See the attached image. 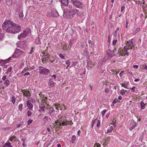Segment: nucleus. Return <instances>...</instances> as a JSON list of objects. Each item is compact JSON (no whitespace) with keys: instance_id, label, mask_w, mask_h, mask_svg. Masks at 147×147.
<instances>
[{"instance_id":"12","label":"nucleus","mask_w":147,"mask_h":147,"mask_svg":"<svg viewBox=\"0 0 147 147\" xmlns=\"http://www.w3.org/2000/svg\"><path fill=\"white\" fill-rule=\"evenodd\" d=\"M28 108L30 110H32L33 108V105L31 103V101L30 100H28L26 103Z\"/></svg>"},{"instance_id":"34","label":"nucleus","mask_w":147,"mask_h":147,"mask_svg":"<svg viewBox=\"0 0 147 147\" xmlns=\"http://www.w3.org/2000/svg\"><path fill=\"white\" fill-rule=\"evenodd\" d=\"M55 111V109H52L50 110L48 112V114L49 115H51V113Z\"/></svg>"},{"instance_id":"54","label":"nucleus","mask_w":147,"mask_h":147,"mask_svg":"<svg viewBox=\"0 0 147 147\" xmlns=\"http://www.w3.org/2000/svg\"><path fill=\"white\" fill-rule=\"evenodd\" d=\"M125 6H121V12H123V11L124 10V9H125Z\"/></svg>"},{"instance_id":"23","label":"nucleus","mask_w":147,"mask_h":147,"mask_svg":"<svg viewBox=\"0 0 147 147\" xmlns=\"http://www.w3.org/2000/svg\"><path fill=\"white\" fill-rule=\"evenodd\" d=\"M141 110L144 109H145V104L143 101H142L140 103Z\"/></svg>"},{"instance_id":"53","label":"nucleus","mask_w":147,"mask_h":147,"mask_svg":"<svg viewBox=\"0 0 147 147\" xmlns=\"http://www.w3.org/2000/svg\"><path fill=\"white\" fill-rule=\"evenodd\" d=\"M124 72V71H122L120 72L119 74V75L120 77H122V76Z\"/></svg>"},{"instance_id":"2","label":"nucleus","mask_w":147,"mask_h":147,"mask_svg":"<svg viewBox=\"0 0 147 147\" xmlns=\"http://www.w3.org/2000/svg\"><path fill=\"white\" fill-rule=\"evenodd\" d=\"M71 1L73 5L77 8L82 9L84 7V4L78 0H71Z\"/></svg>"},{"instance_id":"63","label":"nucleus","mask_w":147,"mask_h":147,"mask_svg":"<svg viewBox=\"0 0 147 147\" xmlns=\"http://www.w3.org/2000/svg\"><path fill=\"white\" fill-rule=\"evenodd\" d=\"M51 77L54 78V79H55L56 78V76L55 74H54L51 76Z\"/></svg>"},{"instance_id":"20","label":"nucleus","mask_w":147,"mask_h":147,"mask_svg":"<svg viewBox=\"0 0 147 147\" xmlns=\"http://www.w3.org/2000/svg\"><path fill=\"white\" fill-rule=\"evenodd\" d=\"M4 84L6 86V87H7L10 84V82L8 79H6L4 82Z\"/></svg>"},{"instance_id":"10","label":"nucleus","mask_w":147,"mask_h":147,"mask_svg":"<svg viewBox=\"0 0 147 147\" xmlns=\"http://www.w3.org/2000/svg\"><path fill=\"white\" fill-rule=\"evenodd\" d=\"M96 124V127H99L100 126V123L99 120H98L97 119H95L92 121V128L93 127L94 125L95 124Z\"/></svg>"},{"instance_id":"47","label":"nucleus","mask_w":147,"mask_h":147,"mask_svg":"<svg viewBox=\"0 0 147 147\" xmlns=\"http://www.w3.org/2000/svg\"><path fill=\"white\" fill-rule=\"evenodd\" d=\"M140 30V28H138L137 29H136L135 31H134V32L135 33V34H136V33H137L138 32V31H139Z\"/></svg>"},{"instance_id":"22","label":"nucleus","mask_w":147,"mask_h":147,"mask_svg":"<svg viewBox=\"0 0 147 147\" xmlns=\"http://www.w3.org/2000/svg\"><path fill=\"white\" fill-rule=\"evenodd\" d=\"M6 2L8 6L11 5L12 3V0H6Z\"/></svg>"},{"instance_id":"37","label":"nucleus","mask_w":147,"mask_h":147,"mask_svg":"<svg viewBox=\"0 0 147 147\" xmlns=\"http://www.w3.org/2000/svg\"><path fill=\"white\" fill-rule=\"evenodd\" d=\"M59 56L60 58H61L62 59H64L65 58V56L63 54H59Z\"/></svg>"},{"instance_id":"16","label":"nucleus","mask_w":147,"mask_h":147,"mask_svg":"<svg viewBox=\"0 0 147 147\" xmlns=\"http://www.w3.org/2000/svg\"><path fill=\"white\" fill-rule=\"evenodd\" d=\"M110 137H107L105 140L104 142L103 143V145L104 146L106 145L108 143L109 140L110 139Z\"/></svg>"},{"instance_id":"50","label":"nucleus","mask_w":147,"mask_h":147,"mask_svg":"<svg viewBox=\"0 0 147 147\" xmlns=\"http://www.w3.org/2000/svg\"><path fill=\"white\" fill-rule=\"evenodd\" d=\"M14 136H12L11 138H10L9 140L11 142H12L14 139Z\"/></svg>"},{"instance_id":"36","label":"nucleus","mask_w":147,"mask_h":147,"mask_svg":"<svg viewBox=\"0 0 147 147\" xmlns=\"http://www.w3.org/2000/svg\"><path fill=\"white\" fill-rule=\"evenodd\" d=\"M48 57V56L47 54H44V55L42 56V58L43 59H46Z\"/></svg>"},{"instance_id":"3","label":"nucleus","mask_w":147,"mask_h":147,"mask_svg":"<svg viewBox=\"0 0 147 147\" xmlns=\"http://www.w3.org/2000/svg\"><path fill=\"white\" fill-rule=\"evenodd\" d=\"M31 32V30L29 28H27L25 29L23 31L22 33L18 36V39H20L21 38H24L26 37Z\"/></svg>"},{"instance_id":"61","label":"nucleus","mask_w":147,"mask_h":147,"mask_svg":"<svg viewBox=\"0 0 147 147\" xmlns=\"http://www.w3.org/2000/svg\"><path fill=\"white\" fill-rule=\"evenodd\" d=\"M117 31L115 30L114 32L113 35L114 36H117Z\"/></svg>"},{"instance_id":"40","label":"nucleus","mask_w":147,"mask_h":147,"mask_svg":"<svg viewBox=\"0 0 147 147\" xmlns=\"http://www.w3.org/2000/svg\"><path fill=\"white\" fill-rule=\"evenodd\" d=\"M48 117L47 116H45L44 117L43 120L45 123H46L47 121H48Z\"/></svg>"},{"instance_id":"29","label":"nucleus","mask_w":147,"mask_h":147,"mask_svg":"<svg viewBox=\"0 0 147 147\" xmlns=\"http://www.w3.org/2000/svg\"><path fill=\"white\" fill-rule=\"evenodd\" d=\"M23 104H20L18 106V108L19 110L20 111H22L23 109Z\"/></svg>"},{"instance_id":"5","label":"nucleus","mask_w":147,"mask_h":147,"mask_svg":"<svg viewBox=\"0 0 147 147\" xmlns=\"http://www.w3.org/2000/svg\"><path fill=\"white\" fill-rule=\"evenodd\" d=\"M33 6H29L27 9V11L26 12L27 13H31L33 11H35V10L38 11V8H41L40 7H38L39 6H38V5H34Z\"/></svg>"},{"instance_id":"6","label":"nucleus","mask_w":147,"mask_h":147,"mask_svg":"<svg viewBox=\"0 0 147 147\" xmlns=\"http://www.w3.org/2000/svg\"><path fill=\"white\" fill-rule=\"evenodd\" d=\"M40 74H41L47 75L50 72V70L46 68H44L40 66L39 67Z\"/></svg>"},{"instance_id":"58","label":"nucleus","mask_w":147,"mask_h":147,"mask_svg":"<svg viewBox=\"0 0 147 147\" xmlns=\"http://www.w3.org/2000/svg\"><path fill=\"white\" fill-rule=\"evenodd\" d=\"M35 68V67L34 65H32L30 68H29V69L30 70L34 69Z\"/></svg>"},{"instance_id":"46","label":"nucleus","mask_w":147,"mask_h":147,"mask_svg":"<svg viewBox=\"0 0 147 147\" xmlns=\"http://www.w3.org/2000/svg\"><path fill=\"white\" fill-rule=\"evenodd\" d=\"M12 68L11 67H10L8 68L7 71L6 72V73L7 74L9 72H10L11 71Z\"/></svg>"},{"instance_id":"4","label":"nucleus","mask_w":147,"mask_h":147,"mask_svg":"<svg viewBox=\"0 0 147 147\" xmlns=\"http://www.w3.org/2000/svg\"><path fill=\"white\" fill-rule=\"evenodd\" d=\"M23 53H24V51H22L18 49H16L14 54L8 58L9 60H10L11 58H18Z\"/></svg>"},{"instance_id":"18","label":"nucleus","mask_w":147,"mask_h":147,"mask_svg":"<svg viewBox=\"0 0 147 147\" xmlns=\"http://www.w3.org/2000/svg\"><path fill=\"white\" fill-rule=\"evenodd\" d=\"M70 63H71L69 59L67 60L65 62V64L67 65V66L66 67V69H69L68 67L70 65Z\"/></svg>"},{"instance_id":"26","label":"nucleus","mask_w":147,"mask_h":147,"mask_svg":"<svg viewBox=\"0 0 147 147\" xmlns=\"http://www.w3.org/2000/svg\"><path fill=\"white\" fill-rule=\"evenodd\" d=\"M68 122H65V121H62V123H60L59 124V125L61 126L62 125L63 126H65V125H69V124L68 123Z\"/></svg>"},{"instance_id":"17","label":"nucleus","mask_w":147,"mask_h":147,"mask_svg":"<svg viewBox=\"0 0 147 147\" xmlns=\"http://www.w3.org/2000/svg\"><path fill=\"white\" fill-rule=\"evenodd\" d=\"M61 3L67 6L68 5L69 1L68 0H60Z\"/></svg>"},{"instance_id":"41","label":"nucleus","mask_w":147,"mask_h":147,"mask_svg":"<svg viewBox=\"0 0 147 147\" xmlns=\"http://www.w3.org/2000/svg\"><path fill=\"white\" fill-rule=\"evenodd\" d=\"M123 48L125 49L124 51L125 53H127L128 50L129 49V48L126 46H124Z\"/></svg>"},{"instance_id":"19","label":"nucleus","mask_w":147,"mask_h":147,"mask_svg":"<svg viewBox=\"0 0 147 147\" xmlns=\"http://www.w3.org/2000/svg\"><path fill=\"white\" fill-rule=\"evenodd\" d=\"M77 11V10L76 9H73L71 10V11H70L71 14H72L73 17L76 14Z\"/></svg>"},{"instance_id":"60","label":"nucleus","mask_w":147,"mask_h":147,"mask_svg":"<svg viewBox=\"0 0 147 147\" xmlns=\"http://www.w3.org/2000/svg\"><path fill=\"white\" fill-rule=\"evenodd\" d=\"M30 74V73L29 72H27L25 73L24 74V76H26V75H29Z\"/></svg>"},{"instance_id":"57","label":"nucleus","mask_w":147,"mask_h":147,"mask_svg":"<svg viewBox=\"0 0 147 147\" xmlns=\"http://www.w3.org/2000/svg\"><path fill=\"white\" fill-rule=\"evenodd\" d=\"M105 92L107 93L109 92V90L108 88L105 89Z\"/></svg>"},{"instance_id":"31","label":"nucleus","mask_w":147,"mask_h":147,"mask_svg":"<svg viewBox=\"0 0 147 147\" xmlns=\"http://www.w3.org/2000/svg\"><path fill=\"white\" fill-rule=\"evenodd\" d=\"M119 100L117 98H115V99L112 102V104L113 105H114L115 104L117 103L119 101Z\"/></svg>"},{"instance_id":"35","label":"nucleus","mask_w":147,"mask_h":147,"mask_svg":"<svg viewBox=\"0 0 147 147\" xmlns=\"http://www.w3.org/2000/svg\"><path fill=\"white\" fill-rule=\"evenodd\" d=\"M1 29L0 28V40L4 36V34L1 32Z\"/></svg>"},{"instance_id":"21","label":"nucleus","mask_w":147,"mask_h":147,"mask_svg":"<svg viewBox=\"0 0 147 147\" xmlns=\"http://www.w3.org/2000/svg\"><path fill=\"white\" fill-rule=\"evenodd\" d=\"M39 107L40 109V110H39V111H42L43 112L45 111L44 108L45 107V106L43 105H40L39 106Z\"/></svg>"},{"instance_id":"51","label":"nucleus","mask_w":147,"mask_h":147,"mask_svg":"<svg viewBox=\"0 0 147 147\" xmlns=\"http://www.w3.org/2000/svg\"><path fill=\"white\" fill-rule=\"evenodd\" d=\"M30 0H26L25 3L26 5H28L30 3Z\"/></svg>"},{"instance_id":"52","label":"nucleus","mask_w":147,"mask_h":147,"mask_svg":"<svg viewBox=\"0 0 147 147\" xmlns=\"http://www.w3.org/2000/svg\"><path fill=\"white\" fill-rule=\"evenodd\" d=\"M6 75H5V76H3V77L2 78V80L3 81H5V80H6Z\"/></svg>"},{"instance_id":"64","label":"nucleus","mask_w":147,"mask_h":147,"mask_svg":"<svg viewBox=\"0 0 147 147\" xmlns=\"http://www.w3.org/2000/svg\"><path fill=\"white\" fill-rule=\"evenodd\" d=\"M133 67L134 68H136L137 69L138 67V66L136 65H133Z\"/></svg>"},{"instance_id":"49","label":"nucleus","mask_w":147,"mask_h":147,"mask_svg":"<svg viewBox=\"0 0 147 147\" xmlns=\"http://www.w3.org/2000/svg\"><path fill=\"white\" fill-rule=\"evenodd\" d=\"M58 126V125L56 124V123L55 122V123L53 125V128H57V127Z\"/></svg>"},{"instance_id":"13","label":"nucleus","mask_w":147,"mask_h":147,"mask_svg":"<svg viewBox=\"0 0 147 147\" xmlns=\"http://www.w3.org/2000/svg\"><path fill=\"white\" fill-rule=\"evenodd\" d=\"M51 12L53 17H56L58 16V13L55 9H53Z\"/></svg>"},{"instance_id":"44","label":"nucleus","mask_w":147,"mask_h":147,"mask_svg":"<svg viewBox=\"0 0 147 147\" xmlns=\"http://www.w3.org/2000/svg\"><path fill=\"white\" fill-rule=\"evenodd\" d=\"M136 88V87L135 86H133L132 88H130V89L131 90V92H135V89Z\"/></svg>"},{"instance_id":"38","label":"nucleus","mask_w":147,"mask_h":147,"mask_svg":"<svg viewBox=\"0 0 147 147\" xmlns=\"http://www.w3.org/2000/svg\"><path fill=\"white\" fill-rule=\"evenodd\" d=\"M29 68H25L22 71V73H23L26 71H29Z\"/></svg>"},{"instance_id":"11","label":"nucleus","mask_w":147,"mask_h":147,"mask_svg":"<svg viewBox=\"0 0 147 147\" xmlns=\"http://www.w3.org/2000/svg\"><path fill=\"white\" fill-rule=\"evenodd\" d=\"M133 41H135L133 39L129 40L127 42V43L128 45V47H130L131 49H132L133 47H134L135 44H134Z\"/></svg>"},{"instance_id":"43","label":"nucleus","mask_w":147,"mask_h":147,"mask_svg":"<svg viewBox=\"0 0 147 147\" xmlns=\"http://www.w3.org/2000/svg\"><path fill=\"white\" fill-rule=\"evenodd\" d=\"M106 109H104L101 112V114L102 115V116H103L105 114L106 112L107 111Z\"/></svg>"},{"instance_id":"15","label":"nucleus","mask_w":147,"mask_h":147,"mask_svg":"<svg viewBox=\"0 0 147 147\" xmlns=\"http://www.w3.org/2000/svg\"><path fill=\"white\" fill-rule=\"evenodd\" d=\"M115 127V126H111L109 127L107 131L105 132L106 134H108V133H110L112 132V131L114 129V128Z\"/></svg>"},{"instance_id":"9","label":"nucleus","mask_w":147,"mask_h":147,"mask_svg":"<svg viewBox=\"0 0 147 147\" xmlns=\"http://www.w3.org/2000/svg\"><path fill=\"white\" fill-rule=\"evenodd\" d=\"M23 94V95L28 99H29L31 96V94L30 92L25 89L21 91Z\"/></svg>"},{"instance_id":"56","label":"nucleus","mask_w":147,"mask_h":147,"mask_svg":"<svg viewBox=\"0 0 147 147\" xmlns=\"http://www.w3.org/2000/svg\"><path fill=\"white\" fill-rule=\"evenodd\" d=\"M117 40H114L113 41V44L114 45H115L117 43Z\"/></svg>"},{"instance_id":"30","label":"nucleus","mask_w":147,"mask_h":147,"mask_svg":"<svg viewBox=\"0 0 147 147\" xmlns=\"http://www.w3.org/2000/svg\"><path fill=\"white\" fill-rule=\"evenodd\" d=\"M27 115L28 117H30L32 114V112L30 110H28L27 112Z\"/></svg>"},{"instance_id":"27","label":"nucleus","mask_w":147,"mask_h":147,"mask_svg":"<svg viewBox=\"0 0 147 147\" xmlns=\"http://www.w3.org/2000/svg\"><path fill=\"white\" fill-rule=\"evenodd\" d=\"M16 100V98L14 96H13L11 98V101L13 104H14Z\"/></svg>"},{"instance_id":"48","label":"nucleus","mask_w":147,"mask_h":147,"mask_svg":"<svg viewBox=\"0 0 147 147\" xmlns=\"http://www.w3.org/2000/svg\"><path fill=\"white\" fill-rule=\"evenodd\" d=\"M19 16L20 17L22 18H23L24 16L23 13L21 12H20L19 13Z\"/></svg>"},{"instance_id":"62","label":"nucleus","mask_w":147,"mask_h":147,"mask_svg":"<svg viewBox=\"0 0 147 147\" xmlns=\"http://www.w3.org/2000/svg\"><path fill=\"white\" fill-rule=\"evenodd\" d=\"M110 114L109 113H107L105 117L106 118H107L109 117V116Z\"/></svg>"},{"instance_id":"39","label":"nucleus","mask_w":147,"mask_h":147,"mask_svg":"<svg viewBox=\"0 0 147 147\" xmlns=\"http://www.w3.org/2000/svg\"><path fill=\"white\" fill-rule=\"evenodd\" d=\"M10 145H11V143L9 142H7L4 144V145H5L8 147H9Z\"/></svg>"},{"instance_id":"59","label":"nucleus","mask_w":147,"mask_h":147,"mask_svg":"<svg viewBox=\"0 0 147 147\" xmlns=\"http://www.w3.org/2000/svg\"><path fill=\"white\" fill-rule=\"evenodd\" d=\"M33 48L32 47L30 50V52H29V53L30 54H31L33 52Z\"/></svg>"},{"instance_id":"42","label":"nucleus","mask_w":147,"mask_h":147,"mask_svg":"<svg viewBox=\"0 0 147 147\" xmlns=\"http://www.w3.org/2000/svg\"><path fill=\"white\" fill-rule=\"evenodd\" d=\"M33 120L31 119H29L27 121V123L28 125H29L33 122Z\"/></svg>"},{"instance_id":"33","label":"nucleus","mask_w":147,"mask_h":147,"mask_svg":"<svg viewBox=\"0 0 147 147\" xmlns=\"http://www.w3.org/2000/svg\"><path fill=\"white\" fill-rule=\"evenodd\" d=\"M115 123H116V121H114V119H113V120L110 123L111 124L113 125V126H115L116 127V125H115Z\"/></svg>"},{"instance_id":"24","label":"nucleus","mask_w":147,"mask_h":147,"mask_svg":"<svg viewBox=\"0 0 147 147\" xmlns=\"http://www.w3.org/2000/svg\"><path fill=\"white\" fill-rule=\"evenodd\" d=\"M127 92L126 90L122 89L120 90V94L122 96H123Z\"/></svg>"},{"instance_id":"14","label":"nucleus","mask_w":147,"mask_h":147,"mask_svg":"<svg viewBox=\"0 0 147 147\" xmlns=\"http://www.w3.org/2000/svg\"><path fill=\"white\" fill-rule=\"evenodd\" d=\"M55 83L54 82L52 79L51 78L49 79L48 86L50 87H52L55 85Z\"/></svg>"},{"instance_id":"28","label":"nucleus","mask_w":147,"mask_h":147,"mask_svg":"<svg viewBox=\"0 0 147 147\" xmlns=\"http://www.w3.org/2000/svg\"><path fill=\"white\" fill-rule=\"evenodd\" d=\"M46 16L50 18H53V16H52V12H49L47 13L46 14Z\"/></svg>"},{"instance_id":"25","label":"nucleus","mask_w":147,"mask_h":147,"mask_svg":"<svg viewBox=\"0 0 147 147\" xmlns=\"http://www.w3.org/2000/svg\"><path fill=\"white\" fill-rule=\"evenodd\" d=\"M76 136L74 135L72 136L71 138V141L72 144H74L76 140Z\"/></svg>"},{"instance_id":"55","label":"nucleus","mask_w":147,"mask_h":147,"mask_svg":"<svg viewBox=\"0 0 147 147\" xmlns=\"http://www.w3.org/2000/svg\"><path fill=\"white\" fill-rule=\"evenodd\" d=\"M95 145H96V147H100V144L99 143H96L95 144Z\"/></svg>"},{"instance_id":"7","label":"nucleus","mask_w":147,"mask_h":147,"mask_svg":"<svg viewBox=\"0 0 147 147\" xmlns=\"http://www.w3.org/2000/svg\"><path fill=\"white\" fill-rule=\"evenodd\" d=\"M16 44L18 47L20 48L23 50H25L26 49V44L25 41H18Z\"/></svg>"},{"instance_id":"1","label":"nucleus","mask_w":147,"mask_h":147,"mask_svg":"<svg viewBox=\"0 0 147 147\" xmlns=\"http://www.w3.org/2000/svg\"><path fill=\"white\" fill-rule=\"evenodd\" d=\"M2 27L4 30L10 33L15 34L19 32L20 30V28L19 26L9 20L4 22Z\"/></svg>"},{"instance_id":"32","label":"nucleus","mask_w":147,"mask_h":147,"mask_svg":"<svg viewBox=\"0 0 147 147\" xmlns=\"http://www.w3.org/2000/svg\"><path fill=\"white\" fill-rule=\"evenodd\" d=\"M121 86L124 87L125 88H126L127 89H128L129 88L127 87V85L124 83H121Z\"/></svg>"},{"instance_id":"8","label":"nucleus","mask_w":147,"mask_h":147,"mask_svg":"<svg viewBox=\"0 0 147 147\" xmlns=\"http://www.w3.org/2000/svg\"><path fill=\"white\" fill-rule=\"evenodd\" d=\"M63 12V16L64 18L69 19L73 17L72 14H71L70 11L69 10H65Z\"/></svg>"},{"instance_id":"45","label":"nucleus","mask_w":147,"mask_h":147,"mask_svg":"<svg viewBox=\"0 0 147 147\" xmlns=\"http://www.w3.org/2000/svg\"><path fill=\"white\" fill-rule=\"evenodd\" d=\"M136 127V124H134L131 127L129 128V130L130 131H132L134 128H135Z\"/></svg>"}]
</instances>
